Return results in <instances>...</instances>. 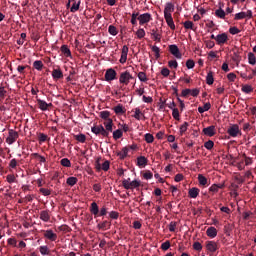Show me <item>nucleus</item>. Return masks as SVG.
Listing matches in <instances>:
<instances>
[{
  "mask_svg": "<svg viewBox=\"0 0 256 256\" xmlns=\"http://www.w3.org/2000/svg\"><path fill=\"white\" fill-rule=\"evenodd\" d=\"M90 213H92L95 218L105 217V215H107V207H102L99 213V205H97V202H92L90 205Z\"/></svg>",
  "mask_w": 256,
  "mask_h": 256,
  "instance_id": "obj_1",
  "label": "nucleus"
},
{
  "mask_svg": "<svg viewBox=\"0 0 256 256\" xmlns=\"http://www.w3.org/2000/svg\"><path fill=\"white\" fill-rule=\"evenodd\" d=\"M130 179H124L122 181V185L124 187V189H137L138 187H141V181L139 180H134L132 182H129Z\"/></svg>",
  "mask_w": 256,
  "mask_h": 256,
  "instance_id": "obj_2",
  "label": "nucleus"
},
{
  "mask_svg": "<svg viewBox=\"0 0 256 256\" xmlns=\"http://www.w3.org/2000/svg\"><path fill=\"white\" fill-rule=\"evenodd\" d=\"M227 134L233 138L239 137L242 135L241 128L237 124H232L227 129Z\"/></svg>",
  "mask_w": 256,
  "mask_h": 256,
  "instance_id": "obj_3",
  "label": "nucleus"
},
{
  "mask_svg": "<svg viewBox=\"0 0 256 256\" xmlns=\"http://www.w3.org/2000/svg\"><path fill=\"white\" fill-rule=\"evenodd\" d=\"M17 139H19V132L10 129L8 131V137L6 138V143L8 145H13V143H15V141H17Z\"/></svg>",
  "mask_w": 256,
  "mask_h": 256,
  "instance_id": "obj_4",
  "label": "nucleus"
},
{
  "mask_svg": "<svg viewBox=\"0 0 256 256\" xmlns=\"http://www.w3.org/2000/svg\"><path fill=\"white\" fill-rule=\"evenodd\" d=\"M131 79H133V75H131V73L126 70L120 74L119 83L122 85H129Z\"/></svg>",
  "mask_w": 256,
  "mask_h": 256,
  "instance_id": "obj_5",
  "label": "nucleus"
},
{
  "mask_svg": "<svg viewBox=\"0 0 256 256\" xmlns=\"http://www.w3.org/2000/svg\"><path fill=\"white\" fill-rule=\"evenodd\" d=\"M169 52L173 57L176 59H183V54H181V51L179 50V47L175 44H171L168 46Z\"/></svg>",
  "mask_w": 256,
  "mask_h": 256,
  "instance_id": "obj_6",
  "label": "nucleus"
},
{
  "mask_svg": "<svg viewBox=\"0 0 256 256\" xmlns=\"http://www.w3.org/2000/svg\"><path fill=\"white\" fill-rule=\"evenodd\" d=\"M92 133L94 135H102V137H108L107 131H105V127L103 125H97L91 128Z\"/></svg>",
  "mask_w": 256,
  "mask_h": 256,
  "instance_id": "obj_7",
  "label": "nucleus"
},
{
  "mask_svg": "<svg viewBox=\"0 0 256 256\" xmlns=\"http://www.w3.org/2000/svg\"><path fill=\"white\" fill-rule=\"evenodd\" d=\"M138 21L139 25H146L150 21H153V16L149 13L139 14Z\"/></svg>",
  "mask_w": 256,
  "mask_h": 256,
  "instance_id": "obj_8",
  "label": "nucleus"
},
{
  "mask_svg": "<svg viewBox=\"0 0 256 256\" xmlns=\"http://www.w3.org/2000/svg\"><path fill=\"white\" fill-rule=\"evenodd\" d=\"M117 79V71L113 68H109L105 73V81H115Z\"/></svg>",
  "mask_w": 256,
  "mask_h": 256,
  "instance_id": "obj_9",
  "label": "nucleus"
},
{
  "mask_svg": "<svg viewBox=\"0 0 256 256\" xmlns=\"http://www.w3.org/2000/svg\"><path fill=\"white\" fill-rule=\"evenodd\" d=\"M151 37L157 43H161V38L163 37V31L159 29H152L151 30Z\"/></svg>",
  "mask_w": 256,
  "mask_h": 256,
  "instance_id": "obj_10",
  "label": "nucleus"
},
{
  "mask_svg": "<svg viewBox=\"0 0 256 256\" xmlns=\"http://www.w3.org/2000/svg\"><path fill=\"white\" fill-rule=\"evenodd\" d=\"M227 41H229V37L227 36V33L218 34L216 36L217 45H225Z\"/></svg>",
  "mask_w": 256,
  "mask_h": 256,
  "instance_id": "obj_11",
  "label": "nucleus"
},
{
  "mask_svg": "<svg viewBox=\"0 0 256 256\" xmlns=\"http://www.w3.org/2000/svg\"><path fill=\"white\" fill-rule=\"evenodd\" d=\"M206 249L210 253H215L219 249V246L217 245V242L215 241H206Z\"/></svg>",
  "mask_w": 256,
  "mask_h": 256,
  "instance_id": "obj_12",
  "label": "nucleus"
},
{
  "mask_svg": "<svg viewBox=\"0 0 256 256\" xmlns=\"http://www.w3.org/2000/svg\"><path fill=\"white\" fill-rule=\"evenodd\" d=\"M202 133L206 135L207 137H214V135L217 133L215 130V126L211 125L202 130Z\"/></svg>",
  "mask_w": 256,
  "mask_h": 256,
  "instance_id": "obj_13",
  "label": "nucleus"
},
{
  "mask_svg": "<svg viewBox=\"0 0 256 256\" xmlns=\"http://www.w3.org/2000/svg\"><path fill=\"white\" fill-rule=\"evenodd\" d=\"M38 107L41 111H47L49 107H53L52 103H46L44 100L37 99Z\"/></svg>",
  "mask_w": 256,
  "mask_h": 256,
  "instance_id": "obj_14",
  "label": "nucleus"
},
{
  "mask_svg": "<svg viewBox=\"0 0 256 256\" xmlns=\"http://www.w3.org/2000/svg\"><path fill=\"white\" fill-rule=\"evenodd\" d=\"M128 53H129V47H127V45H124L123 48H122L121 58L119 60L122 65L127 63Z\"/></svg>",
  "mask_w": 256,
  "mask_h": 256,
  "instance_id": "obj_15",
  "label": "nucleus"
},
{
  "mask_svg": "<svg viewBox=\"0 0 256 256\" xmlns=\"http://www.w3.org/2000/svg\"><path fill=\"white\" fill-rule=\"evenodd\" d=\"M44 237L49 241H57V234L53 230H44Z\"/></svg>",
  "mask_w": 256,
  "mask_h": 256,
  "instance_id": "obj_16",
  "label": "nucleus"
},
{
  "mask_svg": "<svg viewBox=\"0 0 256 256\" xmlns=\"http://www.w3.org/2000/svg\"><path fill=\"white\" fill-rule=\"evenodd\" d=\"M175 11V5L173 3L168 2L166 3V6L164 8V17H167V15H171Z\"/></svg>",
  "mask_w": 256,
  "mask_h": 256,
  "instance_id": "obj_17",
  "label": "nucleus"
},
{
  "mask_svg": "<svg viewBox=\"0 0 256 256\" xmlns=\"http://www.w3.org/2000/svg\"><path fill=\"white\" fill-rule=\"evenodd\" d=\"M40 219L44 221V223H49L51 220V214H49V210H43L40 212Z\"/></svg>",
  "mask_w": 256,
  "mask_h": 256,
  "instance_id": "obj_18",
  "label": "nucleus"
},
{
  "mask_svg": "<svg viewBox=\"0 0 256 256\" xmlns=\"http://www.w3.org/2000/svg\"><path fill=\"white\" fill-rule=\"evenodd\" d=\"M32 159H36L38 161L39 165H43V163H47V159L44 156H41L39 153H32L31 154Z\"/></svg>",
  "mask_w": 256,
  "mask_h": 256,
  "instance_id": "obj_19",
  "label": "nucleus"
},
{
  "mask_svg": "<svg viewBox=\"0 0 256 256\" xmlns=\"http://www.w3.org/2000/svg\"><path fill=\"white\" fill-rule=\"evenodd\" d=\"M207 237H210V239H215L217 237V228L211 226L206 230Z\"/></svg>",
  "mask_w": 256,
  "mask_h": 256,
  "instance_id": "obj_20",
  "label": "nucleus"
},
{
  "mask_svg": "<svg viewBox=\"0 0 256 256\" xmlns=\"http://www.w3.org/2000/svg\"><path fill=\"white\" fill-rule=\"evenodd\" d=\"M113 111L114 113H116V115H125V113L127 112L125 107H123V104H118L116 107L113 108Z\"/></svg>",
  "mask_w": 256,
  "mask_h": 256,
  "instance_id": "obj_21",
  "label": "nucleus"
},
{
  "mask_svg": "<svg viewBox=\"0 0 256 256\" xmlns=\"http://www.w3.org/2000/svg\"><path fill=\"white\" fill-rule=\"evenodd\" d=\"M164 18H165V21H166L168 27H170V29L172 31H175V22L173 21V16L167 15V16H164Z\"/></svg>",
  "mask_w": 256,
  "mask_h": 256,
  "instance_id": "obj_22",
  "label": "nucleus"
},
{
  "mask_svg": "<svg viewBox=\"0 0 256 256\" xmlns=\"http://www.w3.org/2000/svg\"><path fill=\"white\" fill-rule=\"evenodd\" d=\"M52 77L55 79V81L63 79V71H61V69H54L52 71Z\"/></svg>",
  "mask_w": 256,
  "mask_h": 256,
  "instance_id": "obj_23",
  "label": "nucleus"
},
{
  "mask_svg": "<svg viewBox=\"0 0 256 256\" xmlns=\"http://www.w3.org/2000/svg\"><path fill=\"white\" fill-rule=\"evenodd\" d=\"M97 228L102 230V231H106V229H110L111 228V222L105 220V221L99 223L97 225Z\"/></svg>",
  "mask_w": 256,
  "mask_h": 256,
  "instance_id": "obj_24",
  "label": "nucleus"
},
{
  "mask_svg": "<svg viewBox=\"0 0 256 256\" xmlns=\"http://www.w3.org/2000/svg\"><path fill=\"white\" fill-rule=\"evenodd\" d=\"M199 188H191L188 192L189 197H191V199H197V197H199Z\"/></svg>",
  "mask_w": 256,
  "mask_h": 256,
  "instance_id": "obj_25",
  "label": "nucleus"
},
{
  "mask_svg": "<svg viewBox=\"0 0 256 256\" xmlns=\"http://www.w3.org/2000/svg\"><path fill=\"white\" fill-rule=\"evenodd\" d=\"M147 158L145 156H140L137 158V165L138 167H145L147 165Z\"/></svg>",
  "mask_w": 256,
  "mask_h": 256,
  "instance_id": "obj_26",
  "label": "nucleus"
},
{
  "mask_svg": "<svg viewBox=\"0 0 256 256\" xmlns=\"http://www.w3.org/2000/svg\"><path fill=\"white\" fill-rule=\"evenodd\" d=\"M60 51L63 53L65 57H71V50L69 49V46L62 45Z\"/></svg>",
  "mask_w": 256,
  "mask_h": 256,
  "instance_id": "obj_27",
  "label": "nucleus"
},
{
  "mask_svg": "<svg viewBox=\"0 0 256 256\" xmlns=\"http://www.w3.org/2000/svg\"><path fill=\"white\" fill-rule=\"evenodd\" d=\"M225 15H227V13L221 7L215 11V16L218 17V19H225Z\"/></svg>",
  "mask_w": 256,
  "mask_h": 256,
  "instance_id": "obj_28",
  "label": "nucleus"
},
{
  "mask_svg": "<svg viewBox=\"0 0 256 256\" xmlns=\"http://www.w3.org/2000/svg\"><path fill=\"white\" fill-rule=\"evenodd\" d=\"M72 6L70 8L71 13H76V11H79V7L81 5V0L76 2L75 0L72 2Z\"/></svg>",
  "mask_w": 256,
  "mask_h": 256,
  "instance_id": "obj_29",
  "label": "nucleus"
},
{
  "mask_svg": "<svg viewBox=\"0 0 256 256\" xmlns=\"http://www.w3.org/2000/svg\"><path fill=\"white\" fill-rule=\"evenodd\" d=\"M133 117L137 119V121H141V117H145V115L141 112L140 108H135Z\"/></svg>",
  "mask_w": 256,
  "mask_h": 256,
  "instance_id": "obj_30",
  "label": "nucleus"
},
{
  "mask_svg": "<svg viewBox=\"0 0 256 256\" xmlns=\"http://www.w3.org/2000/svg\"><path fill=\"white\" fill-rule=\"evenodd\" d=\"M137 21H139V12L133 11L130 23H132L133 25H137Z\"/></svg>",
  "mask_w": 256,
  "mask_h": 256,
  "instance_id": "obj_31",
  "label": "nucleus"
},
{
  "mask_svg": "<svg viewBox=\"0 0 256 256\" xmlns=\"http://www.w3.org/2000/svg\"><path fill=\"white\" fill-rule=\"evenodd\" d=\"M128 153H129V148L124 147L121 152H118V153H117V155H118V157H119L121 160H123V159H125V157H127Z\"/></svg>",
  "mask_w": 256,
  "mask_h": 256,
  "instance_id": "obj_32",
  "label": "nucleus"
},
{
  "mask_svg": "<svg viewBox=\"0 0 256 256\" xmlns=\"http://www.w3.org/2000/svg\"><path fill=\"white\" fill-rule=\"evenodd\" d=\"M183 27L185 28V29H191L192 31H195L197 28H195V24H193V22L192 21H185V22H183Z\"/></svg>",
  "mask_w": 256,
  "mask_h": 256,
  "instance_id": "obj_33",
  "label": "nucleus"
},
{
  "mask_svg": "<svg viewBox=\"0 0 256 256\" xmlns=\"http://www.w3.org/2000/svg\"><path fill=\"white\" fill-rule=\"evenodd\" d=\"M214 82H215V79L213 78V72L209 71L206 76V83L207 85H213Z\"/></svg>",
  "mask_w": 256,
  "mask_h": 256,
  "instance_id": "obj_34",
  "label": "nucleus"
},
{
  "mask_svg": "<svg viewBox=\"0 0 256 256\" xmlns=\"http://www.w3.org/2000/svg\"><path fill=\"white\" fill-rule=\"evenodd\" d=\"M209 109H211V103L207 102L204 104L203 107H198V112L199 113H205V111H209Z\"/></svg>",
  "mask_w": 256,
  "mask_h": 256,
  "instance_id": "obj_35",
  "label": "nucleus"
},
{
  "mask_svg": "<svg viewBox=\"0 0 256 256\" xmlns=\"http://www.w3.org/2000/svg\"><path fill=\"white\" fill-rule=\"evenodd\" d=\"M77 181H78L77 177H69L67 178L66 183L70 187H73L74 185H77Z\"/></svg>",
  "mask_w": 256,
  "mask_h": 256,
  "instance_id": "obj_36",
  "label": "nucleus"
},
{
  "mask_svg": "<svg viewBox=\"0 0 256 256\" xmlns=\"http://www.w3.org/2000/svg\"><path fill=\"white\" fill-rule=\"evenodd\" d=\"M246 17H247L246 12L236 13L234 16V21H241V19H245Z\"/></svg>",
  "mask_w": 256,
  "mask_h": 256,
  "instance_id": "obj_37",
  "label": "nucleus"
},
{
  "mask_svg": "<svg viewBox=\"0 0 256 256\" xmlns=\"http://www.w3.org/2000/svg\"><path fill=\"white\" fill-rule=\"evenodd\" d=\"M121 137H123V130L118 129L113 132V139H115V141H117V139H121Z\"/></svg>",
  "mask_w": 256,
  "mask_h": 256,
  "instance_id": "obj_38",
  "label": "nucleus"
},
{
  "mask_svg": "<svg viewBox=\"0 0 256 256\" xmlns=\"http://www.w3.org/2000/svg\"><path fill=\"white\" fill-rule=\"evenodd\" d=\"M198 181H199V184L202 185L203 187L207 185V177L203 176V174L198 175Z\"/></svg>",
  "mask_w": 256,
  "mask_h": 256,
  "instance_id": "obj_39",
  "label": "nucleus"
},
{
  "mask_svg": "<svg viewBox=\"0 0 256 256\" xmlns=\"http://www.w3.org/2000/svg\"><path fill=\"white\" fill-rule=\"evenodd\" d=\"M34 69H37V71H41L43 69V62L41 60H36L33 63Z\"/></svg>",
  "mask_w": 256,
  "mask_h": 256,
  "instance_id": "obj_40",
  "label": "nucleus"
},
{
  "mask_svg": "<svg viewBox=\"0 0 256 256\" xmlns=\"http://www.w3.org/2000/svg\"><path fill=\"white\" fill-rule=\"evenodd\" d=\"M205 149H208V151H211L213 147H215V142L213 140H208L207 142L204 143Z\"/></svg>",
  "mask_w": 256,
  "mask_h": 256,
  "instance_id": "obj_41",
  "label": "nucleus"
},
{
  "mask_svg": "<svg viewBox=\"0 0 256 256\" xmlns=\"http://www.w3.org/2000/svg\"><path fill=\"white\" fill-rule=\"evenodd\" d=\"M60 165H62V167H71V160L69 158H63L60 161Z\"/></svg>",
  "mask_w": 256,
  "mask_h": 256,
  "instance_id": "obj_42",
  "label": "nucleus"
},
{
  "mask_svg": "<svg viewBox=\"0 0 256 256\" xmlns=\"http://www.w3.org/2000/svg\"><path fill=\"white\" fill-rule=\"evenodd\" d=\"M108 33H110V35H113L115 37V35H117L119 31H117V27H115L114 25H110L108 27Z\"/></svg>",
  "mask_w": 256,
  "mask_h": 256,
  "instance_id": "obj_43",
  "label": "nucleus"
},
{
  "mask_svg": "<svg viewBox=\"0 0 256 256\" xmlns=\"http://www.w3.org/2000/svg\"><path fill=\"white\" fill-rule=\"evenodd\" d=\"M100 117H101V119H103L104 121L107 120V119H110V117H111V112H109V111H101V112H100Z\"/></svg>",
  "mask_w": 256,
  "mask_h": 256,
  "instance_id": "obj_44",
  "label": "nucleus"
},
{
  "mask_svg": "<svg viewBox=\"0 0 256 256\" xmlns=\"http://www.w3.org/2000/svg\"><path fill=\"white\" fill-rule=\"evenodd\" d=\"M248 62L250 65H255L256 63L255 54H253L252 52L248 53Z\"/></svg>",
  "mask_w": 256,
  "mask_h": 256,
  "instance_id": "obj_45",
  "label": "nucleus"
},
{
  "mask_svg": "<svg viewBox=\"0 0 256 256\" xmlns=\"http://www.w3.org/2000/svg\"><path fill=\"white\" fill-rule=\"evenodd\" d=\"M76 141H79V143H85L87 141V136L85 134H79L75 136Z\"/></svg>",
  "mask_w": 256,
  "mask_h": 256,
  "instance_id": "obj_46",
  "label": "nucleus"
},
{
  "mask_svg": "<svg viewBox=\"0 0 256 256\" xmlns=\"http://www.w3.org/2000/svg\"><path fill=\"white\" fill-rule=\"evenodd\" d=\"M219 189H223V185L213 184V185L209 188V191H211L212 193H217V191H219Z\"/></svg>",
  "mask_w": 256,
  "mask_h": 256,
  "instance_id": "obj_47",
  "label": "nucleus"
},
{
  "mask_svg": "<svg viewBox=\"0 0 256 256\" xmlns=\"http://www.w3.org/2000/svg\"><path fill=\"white\" fill-rule=\"evenodd\" d=\"M138 79H139L142 83H147V74H145V72H139V73H138Z\"/></svg>",
  "mask_w": 256,
  "mask_h": 256,
  "instance_id": "obj_48",
  "label": "nucleus"
},
{
  "mask_svg": "<svg viewBox=\"0 0 256 256\" xmlns=\"http://www.w3.org/2000/svg\"><path fill=\"white\" fill-rule=\"evenodd\" d=\"M168 229L171 233H175V231L177 229V222H175V221L170 222Z\"/></svg>",
  "mask_w": 256,
  "mask_h": 256,
  "instance_id": "obj_49",
  "label": "nucleus"
},
{
  "mask_svg": "<svg viewBox=\"0 0 256 256\" xmlns=\"http://www.w3.org/2000/svg\"><path fill=\"white\" fill-rule=\"evenodd\" d=\"M168 67L170 69H177V67H179V63H177V60H170L168 62Z\"/></svg>",
  "mask_w": 256,
  "mask_h": 256,
  "instance_id": "obj_50",
  "label": "nucleus"
},
{
  "mask_svg": "<svg viewBox=\"0 0 256 256\" xmlns=\"http://www.w3.org/2000/svg\"><path fill=\"white\" fill-rule=\"evenodd\" d=\"M145 141L146 143H153V141H155V137H153V134L147 133L145 134Z\"/></svg>",
  "mask_w": 256,
  "mask_h": 256,
  "instance_id": "obj_51",
  "label": "nucleus"
},
{
  "mask_svg": "<svg viewBox=\"0 0 256 256\" xmlns=\"http://www.w3.org/2000/svg\"><path fill=\"white\" fill-rule=\"evenodd\" d=\"M57 231H61L62 233H69V226L63 224L57 228Z\"/></svg>",
  "mask_w": 256,
  "mask_h": 256,
  "instance_id": "obj_52",
  "label": "nucleus"
},
{
  "mask_svg": "<svg viewBox=\"0 0 256 256\" xmlns=\"http://www.w3.org/2000/svg\"><path fill=\"white\" fill-rule=\"evenodd\" d=\"M189 127V122H184L183 125L180 126V135H183L187 131Z\"/></svg>",
  "mask_w": 256,
  "mask_h": 256,
  "instance_id": "obj_53",
  "label": "nucleus"
},
{
  "mask_svg": "<svg viewBox=\"0 0 256 256\" xmlns=\"http://www.w3.org/2000/svg\"><path fill=\"white\" fill-rule=\"evenodd\" d=\"M39 251L41 255H49V247L47 246H40Z\"/></svg>",
  "mask_w": 256,
  "mask_h": 256,
  "instance_id": "obj_54",
  "label": "nucleus"
},
{
  "mask_svg": "<svg viewBox=\"0 0 256 256\" xmlns=\"http://www.w3.org/2000/svg\"><path fill=\"white\" fill-rule=\"evenodd\" d=\"M229 33L231 35H238V33H241V30H239V28H237L236 26L230 27L229 28Z\"/></svg>",
  "mask_w": 256,
  "mask_h": 256,
  "instance_id": "obj_55",
  "label": "nucleus"
},
{
  "mask_svg": "<svg viewBox=\"0 0 256 256\" xmlns=\"http://www.w3.org/2000/svg\"><path fill=\"white\" fill-rule=\"evenodd\" d=\"M39 191L42 195H44V197H49V195H51V190L47 188H40Z\"/></svg>",
  "mask_w": 256,
  "mask_h": 256,
  "instance_id": "obj_56",
  "label": "nucleus"
},
{
  "mask_svg": "<svg viewBox=\"0 0 256 256\" xmlns=\"http://www.w3.org/2000/svg\"><path fill=\"white\" fill-rule=\"evenodd\" d=\"M243 93H252L253 87L251 85H244L242 86Z\"/></svg>",
  "mask_w": 256,
  "mask_h": 256,
  "instance_id": "obj_57",
  "label": "nucleus"
},
{
  "mask_svg": "<svg viewBox=\"0 0 256 256\" xmlns=\"http://www.w3.org/2000/svg\"><path fill=\"white\" fill-rule=\"evenodd\" d=\"M136 35L138 37V39H143V37H145V29L140 28L137 30Z\"/></svg>",
  "mask_w": 256,
  "mask_h": 256,
  "instance_id": "obj_58",
  "label": "nucleus"
},
{
  "mask_svg": "<svg viewBox=\"0 0 256 256\" xmlns=\"http://www.w3.org/2000/svg\"><path fill=\"white\" fill-rule=\"evenodd\" d=\"M170 247H171V242H169V240L161 244L162 251H167Z\"/></svg>",
  "mask_w": 256,
  "mask_h": 256,
  "instance_id": "obj_59",
  "label": "nucleus"
},
{
  "mask_svg": "<svg viewBox=\"0 0 256 256\" xmlns=\"http://www.w3.org/2000/svg\"><path fill=\"white\" fill-rule=\"evenodd\" d=\"M152 51L153 53H155L156 59H159V57H161V54H159L161 52V49H159V47L153 46Z\"/></svg>",
  "mask_w": 256,
  "mask_h": 256,
  "instance_id": "obj_60",
  "label": "nucleus"
},
{
  "mask_svg": "<svg viewBox=\"0 0 256 256\" xmlns=\"http://www.w3.org/2000/svg\"><path fill=\"white\" fill-rule=\"evenodd\" d=\"M172 117H173L176 121H179V117H180V115H179V109L174 108V109L172 110Z\"/></svg>",
  "mask_w": 256,
  "mask_h": 256,
  "instance_id": "obj_61",
  "label": "nucleus"
},
{
  "mask_svg": "<svg viewBox=\"0 0 256 256\" xmlns=\"http://www.w3.org/2000/svg\"><path fill=\"white\" fill-rule=\"evenodd\" d=\"M17 165H19V163L17 162V159H15V158H13L9 163L10 169H17Z\"/></svg>",
  "mask_w": 256,
  "mask_h": 256,
  "instance_id": "obj_62",
  "label": "nucleus"
},
{
  "mask_svg": "<svg viewBox=\"0 0 256 256\" xmlns=\"http://www.w3.org/2000/svg\"><path fill=\"white\" fill-rule=\"evenodd\" d=\"M6 181H7L8 183H15V181H16L15 175H13V174H8V175L6 176Z\"/></svg>",
  "mask_w": 256,
  "mask_h": 256,
  "instance_id": "obj_63",
  "label": "nucleus"
},
{
  "mask_svg": "<svg viewBox=\"0 0 256 256\" xmlns=\"http://www.w3.org/2000/svg\"><path fill=\"white\" fill-rule=\"evenodd\" d=\"M186 67L187 69H193V67H195V61L189 59L186 61Z\"/></svg>",
  "mask_w": 256,
  "mask_h": 256,
  "instance_id": "obj_64",
  "label": "nucleus"
}]
</instances>
